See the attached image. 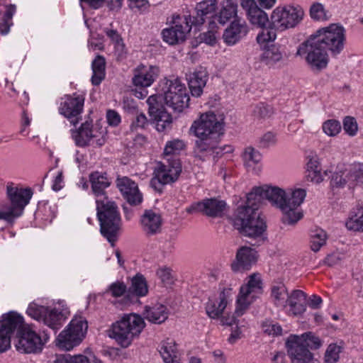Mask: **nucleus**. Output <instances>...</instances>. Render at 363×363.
<instances>
[{
    "mask_svg": "<svg viewBox=\"0 0 363 363\" xmlns=\"http://www.w3.org/2000/svg\"><path fill=\"white\" fill-rule=\"evenodd\" d=\"M238 4L237 0H221L219 2V10L214 15V19L218 23L225 25L231 19L238 17Z\"/></svg>",
    "mask_w": 363,
    "mask_h": 363,
    "instance_id": "obj_28",
    "label": "nucleus"
},
{
    "mask_svg": "<svg viewBox=\"0 0 363 363\" xmlns=\"http://www.w3.org/2000/svg\"><path fill=\"white\" fill-rule=\"evenodd\" d=\"M105 133L101 128L94 127L91 123L86 121L77 130L73 131L72 135L77 146L101 147L106 143Z\"/></svg>",
    "mask_w": 363,
    "mask_h": 363,
    "instance_id": "obj_15",
    "label": "nucleus"
},
{
    "mask_svg": "<svg viewBox=\"0 0 363 363\" xmlns=\"http://www.w3.org/2000/svg\"><path fill=\"white\" fill-rule=\"evenodd\" d=\"M26 313L30 317L39 322H43L55 332L62 327L65 319L62 311L55 308L40 306L35 303L29 304Z\"/></svg>",
    "mask_w": 363,
    "mask_h": 363,
    "instance_id": "obj_14",
    "label": "nucleus"
},
{
    "mask_svg": "<svg viewBox=\"0 0 363 363\" xmlns=\"http://www.w3.org/2000/svg\"><path fill=\"white\" fill-rule=\"evenodd\" d=\"M309 14L314 21H323L328 19L327 12L324 6L318 2L314 3L311 6Z\"/></svg>",
    "mask_w": 363,
    "mask_h": 363,
    "instance_id": "obj_51",
    "label": "nucleus"
},
{
    "mask_svg": "<svg viewBox=\"0 0 363 363\" xmlns=\"http://www.w3.org/2000/svg\"><path fill=\"white\" fill-rule=\"evenodd\" d=\"M346 227L350 230L363 232V206L354 208L350 212Z\"/></svg>",
    "mask_w": 363,
    "mask_h": 363,
    "instance_id": "obj_38",
    "label": "nucleus"
},
{
    "mask_svg": "<svg viewBox=\"0 0 363 363\" xmlns=\"http://www.w3.org/2000/svg\"><path fill=\"white\" fill-rule=\"evenodd\" d=\"M159 73L157 66L140 63L133 69L132 84L137 88H148L155 82Z\"/></svg>",
    "mask_w": 363,
    "mask_h": 363,
    "instance_id": "obj_18",
    "label": "nucleus"
},
{
    "mask_svg": "<svg viewBox=\"0 0 363 363\" xmlns=\"http://www.w3.org/2000/svg\"><path fill=\"white\" fill-rule=\"evenodd\" d=\"M289 296L287 288L283 283H274L272 285L270 298L276 307L285 308L287 306Z\"/></svg>",
    "mask_w": 363,
    "mask_h": 363,
    "instance_id": "obj_33",
    "label": "nucleus"
},
{
    "mask_svg": "<svg viewBox=\"0 0 363 363\" xmlns=\"http://www.w3.org/2000/svg\"><path fill=\"white\" fill-rule=\"evenodd\" d=\"M185 147L184 143L179 139L168 141L164 147V156L173 159L172 156L179 153Z\"/></svg>",
    "mask_w": 363,
    "mask_h": 363,
    "instance_id": "obj_50",
    "label": "nucleus"
},
{
    "mask_svg": "<svg viewBox=\"0 0 363 363\" xmlns=\"http://www.w3.org/2000/svg\"><path fill=\"white\" fill-rule=\"evenodd\" d=\"M306 196V192L303 189L286 191L277 186L254 187L247 194L245 204L238 206L235 211L233 226L245 236H261L266 229V224L257 211L264 199L281 211V220L284 224L294 225L303 217L299 206Z\"/></svg>",
    "mask_w": 363,
    "mask_h": 363,
    "instance_id": "obj_1",
    "label": "nucleus"
},
{
    "mask_svg": "<svg viewBox=\"0 0 363 363\" xmlns=\"http://www.w3.org/2000/svg\"><path fill=\"white\" fill-rule=\"evenodd\" d=\"M161 91H184L185 84L177 76L171 75L162 78L159 82Z\"/></svg>",
    "mask_w": 363,
    "mask_h": 363,
    "instance_id": "obj_42",
    "label": "nucleus"
},
{
    "mask_svg": "<svg viewBox=\"0 0 363 363\" xmlns=\"http://www.w3.org/2000/svg\"><path fill=\"white\" fill-rule=\"evenodd\" d=\"M261 31L257 34L256 40L257 43L262 46L264 47L266 44L268 43L273 42L277 38V33L276 28H274L272 25L271 26H265L261 28Z\"/></svg>",
    "mask_w": 363,
    "mask_h": 363,
    "instance_id": "obj_47",
    "label": "nucleus"
},
{
    "mask_svg": "<svg viewBox=\"0 0 363 363\" xmlns=\"http://www.w3.org/2000/svg\"><path fill=\"white\" fill-rule=\"evenodd\" d=\"M89 181L91 184V190L96 197V201L105 199L108 197L106 194V189L108 188L111 182H109L106 173L94 172L89 175Z\"/></svg>",
    "mask_w": 363,
    "mask_h": 363,
    "instance_id": "obj_30",
    "label": "nucleus"
},
{
    "mask_svg": "<svg viewBox=\"0 0 363 363\" xmlns=\"http://www.w3.org/2000/svg\"><path fill=\"white\" fill-rule=\"evenodd\" d=\"M6 193L11 202L7 205L18 218L23 212L25 206L29 203L33 193L30 189H23L14 186L13 184H8Z\"/></svg>",
    "mask_w": 363,
    "mask_h": 363,
    "instance_id": "obj_19",
    "label": "nucleus"
},
{
    "mask_svg": "<svg viewBox=\"0 0 363 363\" xmlns=\"http://www.w3.org/2000/svg\"><path fill=\"white\" fill-rule=\"evenodd\" d=\"M158 94H152L148 97L147 103L149 105V113L155 123L157 130L162 132L171 128L172 117L164 108L163 104L158 101Z\"/></svg>",
    "mask_w": 363,
    "mask_h": 363,
    "instance_id": "obj_17",
    "label": "nucleus"
},
{
    "mask_svg": "<svg viewBox=\"0 0 363 363\" xmlns=\"http://www.w3.org/2000/svg\"><path fill=\"white\" fill-rule=\"evenodd\" d=\"M182 172V166L179 160L167 158L164 162H159L154 170V177L150 181L151 186L161 193L163 186L175 182Z\"/></svg>",
    "mask_w": 363,
    "mask_h": 363,
    "instance_id": "obj_10",
    "label": "nucleus"
},
{
    "mask_svg": "<svg viewBox=\"0 0 363 363\" xmlns=\"http://www.w3.org/2000/svg\"><path fill=\"white\" fill-rule=\"evenodd\" d=\"M190 130L198 138L195 143V152L210 155L217 149L220 135L223 134V124L216 115L212 112L202 114L195 121Z\"/></svg>",
    "mask_w": 363,
    "mask_h": 363,
    "instance_id": "obj_2",
    "label": "nucleus"
},
{
    "mask_svg": "<svg viewBox=\"0 0 363 363\" xmlns=\"http://www.w3.org/2000/svg\"><path fill=\"white\" fill-rule=\"evenodd\" d=\"M227 304L225 293L221 292L218 298L208 300L206 306V313L211 318H217L223 313Z\"/></svg>",
    "mask_w": 363,
    "mask_h": 363,
    "instance_id": "obj_34",
    "label": "nucleus"
},
{
    "mask_svg": "<svg viewBox=\"0 0 363 363\" xmlns=\"http://www.w3.org/2000/svg\"><path fill=\"white\" fill-rule=\"evenodd\" d=\"M160 354L163 360L179 356L176 342L172 339H167L162 341L160 345Z\"/></svg>",
    "mask_w": 363,
    "mask_h": 363,
    "instance_id": "obj_43",
    "label": "nucleus"
},
{
    "mask_svg": "<svg viewBox=\"0 0 363 363\" xmlns=\"http://www.w3.org/2000/svg\"><path fill=\"white\" fill-rule=\"evenodd\" d=\"M311 37L322 48L330 52L333 56L340 55L345 48L346 30L339 23H332L317 30Z\"/></svg>",
    "mask_w": 363,
    "mask_h": 363,
    "instance_id": "obj_6",
    "label": "nucleus"
},
{
    "mask_svg": "<svg viewBox=\"0 0 363 363\" xmlns=\"http://www.w3.org/2000/svg\"><path fill=\"white\" fill-rule=\"evenodd\" d=\"M305 301L306 295L302 291L294 290L287 300L288 313L295 316L303 313L306 311Z\"/></svg>",
    "mask_w": 363,
    "mask_h": 363,
    "instance_id": "obj_31",
    "label": "nucleus"
},
{
    "mask_svg": "<svg viewBox=\"0 0 363 363\" xmlns=\"http://www.w3.org/2000/svg\"><path fill=\"white\" fill-rule=\"evenodd\" d=\"M282 59V53L279 48L272 45L264 49L261 55V60L262 62L269 66H272Z\"/></svg>",
    "mask_w": 363,
    "mask_h": 363,
    "instance_id": "obj_44",
    "label": "nucleus"
},
{
    "mask_svg": "<svg viewBox=\"0 0 363 363\" xmlns=\"http://www.w3.org/2000/svg\"><path fill=\"white\" fill-rule=\"evenodd\" d=\"M218 26L215 21H208V31L203 34V40L208 45L216 43Z\"/></svg>",
    "mask_w": 363,
    "mask_h": 363,
    "instance_id": "obj_52",
    "label": "nucleus"
},
{
    "mask_svg": "<svg viewBox=\"0 0 363 363\" xmlns=\"http://www.w3.org/2000/svg\"><path fill=\"white\" fill-rule=\"evenodd\" d=\"M296 55L303 56L308 64L315 69H325L329 62V57L325 49L309 37L298 48Z\"/></svg>",
    "mask_w": 363,
    "mask_h": 363,
    "instance_id": "obj_13",
    "label": "nucleus"
},
{
    "mask_svg": "<svg viewBox=\"0 0 363 363\" xmlns=\"http://www.w3.org/2000/svg\"><path fill=\"white\" fill-rule=\"evenodd\" d=\"M261 7H255L246 13L249 22L258 28L267 26L270 21V17Z\"/></svg>",
    "mask_w": 363,
    "mask_h": 363,
    "instance_id": "obj_37",
    "label": "nucleus"
},
{
    "mask_svg": "<svg viewBox=\"0 0 363 363\" xmlns=\"http://www.w3.org/2000/svg\"><path fill=\"white\" fill-rule=\"evenodd\" d=\"M127 287L122 281H116L110 284L106 290V294H110L113 297H121L125 295L126 298Z\"/></svg>",
    "mask_w": 363,
    "mask_h": 363,
    "instance_id": "obj_54",
    "label": "nucleus"
},
{
    "mask_svg": "<svg viewBox=\"0 0 363 363\" xmlns=\"http://www.w3.org/2000/svg\"><path fill=\"white\" fill-rule=\"evenodd\" d=\"M263 330L269 335H281L282 334V328L278 323H266L263 325Z\"/></svg>",
    "mask_w": 363,
    "mask_h": 363,
    "instance_id": "obj_61",
    "label": "nucleus"
},
{
    "mask_svg": "<svg viewBox=\"0 0 363 363\" xmlns=\"http://www.w3.org/2000/svg\"><path fill=\"white\" fill-rule=\"evenodd\" d=\"M256 261L257 252L250 247L243 246L238 249L231 269L235 272L249 270Z\"/></svg>",
    "mask_w": 363,
    "mask_h": 363,
    "instance_id": "obj_25",
    "label": "nucleus"
},
{
    "mask_svg": "<svg viewBox=\"0 0 363 363\" xmlns=\"http://www.w3.org/2000/svg\"><path fill=\"white\" fill-rule=\"evenodd\" d=\"M343 128L347 133L351 136L356 135L357 124L353 117L347 116L343 121Z\"/></svg>",
    "mask_w": 363,
    "mask_h": 363,
    "instance_id": "obj_58",
    "label": "nucleus"
},
{
    "mask_svg": "<svg viewBox=\"0 0 363 363\" xmlns=\"http://www.w3.org/2000/svg\"><path fill=\"white\" fill-rule=\"evenodd\" d=\"M320 162L316 156L308 158L306 163V178L313 183L319 184L323 180Z\"/></svg>",
    "mask_w": 363,
    "mask_h": 363,
    "instance_id": "obj_36",
    "label": "nucleus"
},
{
    "mask_svg": "<svg viewBox=\"0 0 363 363\" xmlns=\"http://www.w3.org/2000/svg\"><path fill=\"white\" fill-rule=\"evenodd\" d=\"M104 32L113 45L118 44V43L123 41L119 33L115 29L106 28Z\"/></svg>",
    "mask_w": 363,
    "mask_h": 363,
    "instance_id": "obj_64",
    "label": "nucleus"
},
{
    "mask_svg": "<svg viewBox=\"0 0 363 363\" xmlns=\"http://www.w3.org/2000/svg\"><path fill=\"white\" fill-rule=\"evenodd\" d=\"M225 201L216 199H206L202 201L194 203L186 211L189 213H202L209 217H220L225 209Z\"/></svg>",
    "mask_w": 363,
    "mask_h": 363,
    "instance_id": "obj_21",
    "label": "nucleus"
},
{
    "mask_svg": "<svg viewBox=\"0 0 363 363\" xmlns=\"http://www.w3.org/2000/svg\"><path fill=\"white\" fill-rule=\"evenodd\" d=\"M17 218L18 217L16 216V214L7 205L0 207V220H4L12 225L14 223L15 219Z\"/></svg>",
    "mask_w": 363,
    "mask_h": 363,
    "instance_id": "obj_59",
    "label": "nucleus"
},
{
    "mask_svg": "<svg viewBox=\"0 0 363 363\" xmlns=\"http://www.w3.org/2000/svg\"><path fill=\"white\" fill-rule=\"evenodd\" d=\"M167 28L162 31L164 42L174 45L184 42L194 26L191 17L186 15L172 14L167 18Z\"/></svg>",
    "mask_w": 363,
    "mask_h": 363,
    "instance_id": "obj_9",
    "label": "nucleus"
},
{
    "mask_svg": "<svg viewBox=\"0 0 363 363\" xmlns=\"http://www.w3.org/2000/svg\"><path fill=\"white\" fill-rule=\"evenodd\" d=\"M143 315L150 323L161 324L167 319L169 311L164 305L157 303L152 306H145Z\"/></svg>",
    "mask_w": 363,
    "mask_h": 363,
    "instance_id": "obj_32",
    "label": "nucleus"
},
{
    "mask_svg": "<svg viewBox=\"0 0 363 363\" xmlns=\"http://www.w3.org/2000/svg\"><path fill=\"white\" fill-rule=\"evenodd\" d=\"M190 91H203L207 82L205 70H198L190 74L187 78Z\"/></svg>",
    "mask_w": 363,
    "mask_h": 363,
    "instance_id": "obj_40",
    "label": "nucleus"
},
{
    "mask_svg": "<svg viewBox=\"0 0 363 363\" xmlns=\"http://www.w3.org/2000/svg\"><path fill=\"white\" fill-rule=\"evenodd\" d=\"M277 143L276 135L272 132L264 133L259 139V145L262 147H268Z\"/></svg>",
    "mask_w": 363,
    "mask_h": 363,
    "instance_id": "obj_60",
    "label": "nucleus"
},
{
    "mask_svg": "<svg viewBox=\"0 0 363 363\" xmlns=\"http://www.w3.org/2000/svg\"><path fill=\"white\" fill-rule=\"evenodd\" d=\"M248 30V26L245 20L240 18H235L225 30L223 35V40L227 45H233L245 37Z\"/></svg>",
    "mask_w": 363,
    "mask_h": 363,
    "instance_id": "obj_26",
    "label": "nucleus"
},
{
    "mask_svg": "<svg viewBox=\"0 0 363 363\" xmlns=\"http://www.w3.org/2000/svg\"><path fill=\"white\" fill-rule=\"evenodd\" d=\"M16 12V6L13 4H0V15H2V21L0 22V33L7 35L10 28L13 26L12 17Z\"/></svg>",
    "mask_w": 363,
    "mask_h": 363,
    "instance_id": "obj_35",
    "label": "nucleus"
},
{
    "mask_svg": "<svg viewBox=\"0 0 363 363\" xmlns=\"http://www.w3.org/2000/svg\"><path fill=\"white\" fill-rule=\"evenodd\" d=\"M106 61L104 57L98 55L92 62L91 83L94 85L99 84L105 77Z\"/></svg>",
    "mask_w": 363,
    "mask_h": 363,
    "instance_id": "obj_41",
    "label": "nucleus"
},
{
    "mask_svg": "<svg viewBox=\"0 0 363 363\" xmlns=\"http://www.w3.org/2000/svg\"><path fill=\"white\" fill-rule=\"evenodd\" d=\"M97 216L100 222L101 233L111 243L116 240L120 228L121 217L114 201L108 197L96 201Z\"/></svg>",
    "mask_w": 363,
    "mask_h": 363,
    "instance_id": "obj_4",
    "label": "nucleus"
},
{
    "mask_svg": "<svg viewBox=\"0 0 363 363\" xmlns=\"http://www.w3.org/2000/svg\"><path fill=\"white\" fill-rule=\"evenodd\" d=\"M160 96L158 101L165 104L177 111H182L188 107L190 96L186 92H164L157 93Z\"/></svg>",
    "mask_w": 363,
    "mask_h": 363,
    "instance_id": "obj_27",
    "label": "nucleus"
},
{
    "mask_svg": "<svg viewBox=\"0 0 363 363\" xmlns=\"http://www.w3.org/2000/svg\"><path fill=\"white\" fill-rule=\"evenodd\" d=\"M145 324L139 315H124L120 320L112 325L109 337L114 339L121 347H128L134 337L138 336Z\"/></svg>",
    "mask_w": 363,
    "mask_h": 363,
    "instance_id": "obj_3",
    "label": "nucleus"
},
{
    "mask_svg": "<svg viewBox=\"0 0 363 363\" xmlns=\"http://www.w3.org/2000/svg\"><path fill=\"white\" fill-rule=\"evenodd\" d=\"M320 345V339L311 333H306L301 336L290 335L286 342L287 352L292 363H310L313 354L309 349H318Z\"/></svg>",
    "mask_w": 363,
    "mask_h": 363,
    "instance_id": "obj_5",
    "label": "nucleus"
},
{
    "mask_svg": "<svg viewBox=\"0 0 363 363\" xmlns=\"http://www.w3.org/2000/svg\"><path fill=\"white\" fill-rule=\"evenodd\" d=\"M148 293L147 281L143 275L138 274L131 279V285L128 289L126 301L135 303L139 297L145 296Z\"/></svg>",
    "mask_w": 363,
    "mask_h": 363,
    "instance_id": "obj_29",
    "label": "nucleus"
},
{
    "mask_svg": "<svg viewBox=\"0 0 363 363\" xmlns=\"http://www.w3.org/2000/svg\"><path fill=\"white\" fill-rule=\"evenodd\" d=\"M84 97L83 95L66 94L61 99L58 108L59 113L69 119L71 123L75 125L79 121V116L82 113L84 107Z\"/></svg>",
    "mask_w": 363,
    "mask_h": 363,
    "instance_id": "obj_16",
    "label": "nucleus"
},
{
    "mask_svg": "<svg viewBox=\"0 0 363 363\" xmlns=\"http://www.w3.org/2000/svg\"><path fill=\"white\" fill-rule=\"evenodd\" d=\"M17 330V342L15 344L16 350L25 354H37L43 350L48 337L45 335L43 338L38 334L33 325L24 324L21 316V324Z\"/></svg>",
    "mask_w": 363,
    "mask_h": 363,
    "instance_id": "obj_8",
    "label": "nucleus"
},
{
    "mask_svg": "<svg viewBox=\"0 0 363 363\" xmlns=\"http://www.w3.org/2000/svg\"><path fill=\"white\" fill-rule=\"evenodd\" d=\"M116 184L124 199L130 205H138L142 202L143 195L135 181L128 177L118 176Z\"/></svg>",
    "mask_w": 363,
    "mask_h": 363,
    "instance_id": "obj_22",
    "label": "nucleus"
},
{
    "mask_svg": "<svg viewBox=\"0 0 363 363\" xmlns=\"http://www.w3.org/2000/svg\"><path fill=\"white\" fill-rule=\"evenodd\" d=\"M328 236L325 230L318 228L311 234V247L314 252H318L326 243Z\"/></svg>",
    "mask_w": 363,
    "mask_h": 363,
    "instance_id": "obj_48",
    "label": "nucleus"
},
{
    "mask_svg": "<svg viewBox=\"0 0 363 363\" xmlns=\"http://www.w3.org/2000/svg\"><path fill=\"white\" fill-rule=\"evenodd\" d=\"M218 2L217 0H203L196 6V16L191 18L194 26L199 27L203 25L206 19L215 21L214 15L216 14Z\"/></svg>",
    "mask_w": 363,
    "mask_h": 363,
    "instance_id": "obj_24",
    "label": "nucleus"
},
{
    "mask_svg": "<svg viewBox=\"0 0 363 363\" xmlns=\"http://www.w3.org/2000/svg\"><path fill=\"white\" fill-rule=\"evenodd\" d=\"M157 276L164 285H171L174 282V277L169 268L163 267L157 271Z\"/></svg>",
    "mask_w": 363,
    "mask_h": 363,
    "instance_id": "obj_56",
    "label": "nucleus"
},
{
    "mask_svg": "<svg viewBox=\"0 0 363 363\" xmlns=\"http://www.w3.org/2000/svg\"><path fill=\"white\" fill-rule=\"evenodd\" d=\"M106 120L111 126H117L121 123V118L119 113L114 110H108L106 112Z\"/></svg>",
    "mask_w": 363,
    "mask_h": 363,
    "instance_id": "obj_63",
    "label": "nucleus"
},
{
    "mask_svg": "<svg viewBox=\"0 0 363 363\" xmlns=\"http://www.w3.org/2000/svg\"><path fill=\"white\" fill-rule=\"evenodd\" d=\"M128 7L135 12L143 13L149 8L147 0H128Z\"/></svg>",
    "mask_w": 363,
    "mask_h": 363,
    "instance_id": "obj_57",
    "label": "nucleus"
},
{
    "mask_svg": "<svg viewBox=\"0 0 363 363\" xmlns=\"http://www.w3.org/2000/svg\"><path fill=\"white\" fill-rule=\"evenodd\" d=\"M21 316L10 312L4 315L0 321V352H4L11 347V335L21 325Z\"/></svg>",
    "mask_w": 363,
    "mask_h": 363,
    "instance_id": "obj_20",
    "label": "nucleus"
},
{
    "mask_svg": "<svg viewBox=\"0 0 363 363\" xmlns=\"http://www.w3.org/2000/svg\"><path fill=\"white\" fill-rule=\"evenodd\" d=\"M304 17L305 11L300 5H279L271 13L270 24L277 30L284 31L298 26Z\"/></svg>",
    "mask_w": 363,
    "mask_h": 363,
    "instance_id": "obj_7",
    "label": "nucleus"
},
{
    "mask_svg": "<svg viewBox=\"0 0 363 363\" xmlns=\"http://www.w3.org/2000/svg\"><path fill=\"white\" fill-rule=\"evenodd\" d=\"M359 177V174L354 172V167L352 169L347 170H340L333 173L331 178V185L336 187H342L346 183L350 180L355 181Z\"/></svg>",
    "mask_w": 363,
    "mask_h": 363,
    "instance_id": "obj_39",
    "label": "nucleus"
},
{
    "mask_svg": "<svg viewBox=\"0 0 363 363\" xmlns=\"http://www.w3.org/2000/svg\"><path fill=\"white\" fill-rule=\"evenodd\" d=\"M87 322L82 317H74L57 337L60 347L70 350L78 345L85 336Z\"/></svg>",
    "mask_w": 363,
    "mask_h": 363,
    "instance_id": "obj_12",
    "label": "nucleus"
},
{
    "mask_svg": "<svg viewBox=\"0 0 363 363\" xmlns=\"http://www.w3.org/2000/svg\"><path fill=\"white\" fill-rule=\"evenodd\" d=\"M140 222L143 232L147 237L157 235L162 232V216L160 213L153 210H145Z\"/></svg>",
    "mask_w": 363,
    "mask_h": 363,
    "instance_id": "obj_23",
    "label": "nucleus"
},
{
    "mask_svg": "<svg viewBox=\"0 0 363 363\" xmlns=\"http://www.w3.org/2000/svg\"><path fill=\"white\" fill-rule=\"evenodd\" d=\"M114 55L118 60H123L127 57L128 50L123 41L113 45Z\"/></svg>",
    "mask_w": 363,
    "mask_h": 363,
    "instance_id": "obj_62",
    "label": "nucleus"
},
{
    "mask_svg": "<svg viewBox=\"0 0 363 363\" xmlns=\"http://www.w3.org/2000/svg\"><path fill=\"white\" fill-rule=\"evenodd\" d=\"M262 292V281L259 274L249 276L246 284L242 285L237 298L235 314L237 317L242 315L249 306Z\"/></svg>",
    "mask_w": 363,
    "mask_h": 363,
    "instance_id": "obj_11",
    "label": "nucleus"
},
{
    "mask_svg": "<svg viewBox=\"0 0 363 363\" xmlns=\"http://www.w3.org/2000/svg\"><path fill=\"white\" fill-rule=\"evenodd\" d=\"M342 348L337 344H330L325 353V363H336L340 359Z\"/></svg>",
    "mask_w": 363,
    "mask_h": 363,
    "instance_id": "obj_53",
    "label": "nucleus"
},
{
    "mask_svg": "<svg viewBox=\"0 0 363 363\" xmlns=\"http://www.w3.org/2000/svg\"><path fill=\"white\" fill-rule=\"evenodd\" d=\"M91 359L89 357L84 354H62L57 355L54 360L55 363H90Z\"/></svg>",
    "mask_w": 363,
    "mask_h": 363,
    "instance_id": "obj_49",
    "label": "nucleus"
},
{
    "mask_svg": "<svg viewBox=\"0 0 363 363\" xmlns=\"http://www.w3.org/2000/svg\"><path fill=\"white\" fill-rule=\"evenodd\" d=\"M274 113V111L271 106L262 103L255 106L252 111L254 119L259 122L271 118Z\"/></svg>",
    "mask_w": 363,
    "mask_h": 363,
    "instance_id": "obj_46",
    "label": "nucleus"
},
{
    "mask_svg": "<svg viewBox=\"0 0 363 363\" xmlns=\"http://www.w3.org/2000/svg\"><path fill=\"white\" fill-rule=\"evenodd\" d=\"M242 158L247 168L255 170V167L261 162L262 156L260 152L254 147H247L245 149Z\"/></svg>",
    "mask_w": 363,
    "mask_h": 363,
    "instance_id": "obj_45",
    "label": "nucleus"
},
{
    "mask_svg": "<svg viewBox=\"0 0 363 363\" xmlns=\"http://www.w3.org/2000/svg\"><path fill=\"white\" fill-rule=\"evenodd\" d=\"M323 130L328 135L335 136L340 131L341 125L337 121L329 120L323 123Z\"/></svg>",
    "mask_w": 363,
    "mask_h": 363,
    "instance_id": "obj_55",
    "label": "nucleus"
}]
</instances>
